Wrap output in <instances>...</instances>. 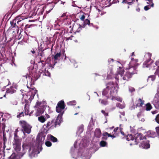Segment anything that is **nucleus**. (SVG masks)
<instances>
[{"mask_svg":"<svg viewBox=\"0 0 159 159\" xmlns=\"http://www.w3.org/2000/svg\"><path fill=\"white\" fill-rule=\"evenodd\" d=\"M18 131V130L17 129H16V130H15V133H16Z\"/></svg>","mask_w":159,"mask_h":159,"instance_id":"nucleus-61","label":"nucleus"},{"mask_svg":"<svg viewBox=\"0 0 159 159\" xmlns=\"http://www.w3.org/2000/svg\"><path fill=\"white\" fill-rule=\"evenodd\" d=\"M33 92H34V95L37 92V91L36 90H33Z\"/></svg>","mask_w":159,"mask_h":159,"instance_id":"nucleus-50","label":"nucleus"},{"mask_svg":"<svg viewBox=\"0 0 159 159\" xmlns=\"http://www.w3.org/2000/svg\"><path fill=\"white\" fill-rule=\"evenodd\" d=\"M64 16H66V13H64L62 16L61 17H64Z\"/></svg>","mask_w":159,"mask_h":159,"instance_id":"nucleus-51","label":"nucleus"},{"mask_svg":"<svg viewBox=\"0 0 159 159\" xmlns=\"http://www.w3.org/2000/svg\"><path fill=\"white\" fill-rule=\"evenodd\" d=\"M60 53H57V54L54 57V59L55 60H57L58 57H59L60 56Z\"/></svg>","mask_w":159,"mask_h":159,"instance_id":"nucleus-34","label":"nucleus"},{"mask_svg":"<svg viewBox=\"0 0 159 159\" xmlns=\"http://www.w3.org/2000/svg\"><path fill=\"white\" fill-rule=\"evenodd\" d=\"M100 146L102 147H105L107 146V143L105 141H101L100 143Z\"/></svg>","mask_w":159,"mask_h":159,"instance_id":"nucleus-22","label":"nucleus"},{"mask_svg":"<svg viewBox=\"0 0 159 159\" xmlns=\"http://www.w3.org/2000/svg\"><path fill=\"white\" fill-rule=\"evenodd\" d=\"M16 140H18V141H21V139H18V137L17 135V133H14V142L16 141Z\"/></svg>","mask_w":159,"mask_h":159,"instance_id":"nucleus-32","label":"nucleus"},{"mask_svg":"<svg viewBox=\"0 0 159 159\" xmlns=\"http://www.w3.org/2000/svg\"><path fill=\"white\" fill-rule=\"evenodd\" d=\"M137 104L136 106L138 107H142L144 103V102L139 98L137 101Z\"/></svg>","mask_w":159,"mask_h":159,"instance_id":"nucleus-19","label":"nucleus"},{"mask_svg":"<svg viewBox=\"0 0 159 159\" xmlns=\"http://www.w3.org/2000/svg\"><path fill=\"white\" fill-rule=\"evenodd\" d=\"M32 53L34 54L35 53V51H32Z\"/></svg>","mask_w":159,"mask_h":159,"instance_id":"nucleus-59","label":"nucleus"},{"mask_svg":"<svg viewBox=\"0 0 159 159\" xmlns=\"http://www.w3.org/2000/svg\"><path fill=\"white\" fill-rule=\"evenodd\" d=\"M155 79V76L154 75H152L148 77V81H153Z\"/></svg>","mask_w":159,"mask_h":159,"instance_id":"nucleus-24","label":"nucleus"},{"mask_svg":"<svg viewBox=\"0 0 159 159\" xmlns=\"http://www.w3.org/2000/svg\"><path fill=\"white\" fill-rule=\"evenodd\" d=\"M116 106L117 107L121 109H123L125 107V104L124 103H122V104L117 103L116 104Z\"/></svg>","mask_w":159,"mask_h":159,"instance_id":"nucleus-20","label":"nucleus"},{"mask_svg":"<svg viewBox=\"0 0 159 159\" xmlns=\"http://www.w3.org/2000/svg\"><path fill=\"white\" fill-rule=\"evenodd\" d=\"M121 115L123 116H125V112H122L121 113Z\"/></svg>","mask_w":159,"mask_h":159,"instance_id":"nucleus-55","label":"nucleus"},{"mask_svg":"<svg viewBox=\"0 0 159 159\" xmlns=\"http://www.w3.org/2000/svg\"><path fill=\"white\" fill-rule=\"evenodd\" d=\"M84 23L85 25L89 24L90 23V21L88 19H86L84 21Z\"/></svg>","mask_w":159,"mask_h":159,"instance_id":"nucleus-38","label":"nucleus"},{"mask_svg":"<svg viewBox=\"0 0 159 159\" xmlns=\"http://www.w3.org/2000/svg\"><path fill=\"white\" fill-rule=\"evenodd\" d=\"M134 137L131 134H129L128 135L126 138V139L128 141L130 140H134Z\"/></svg>","mask_w":159,"mask_h":159,"instance_id":"nucleus-25","label":"nucleus"},{"mask_svg":"<svg viewBox=\"0 0 159 159\" xmlns=\"http://www.w3.org/2000/svg\"><path fill=\"white\" fill-rule=\"evenodd\" d=\"M102 135L103 136L102 138L103 139H107V137H112V135H111L110 134L108 133L107 132H105L102 134Z\"/></svg>","mask_w":159,"mask_h":159,"instance_id":"nucleus-16","label":"nucleus"},{"mask_svg":"<svg viewBox=\"0 0 159 159\" xmlns=\"http://www.w3.org/2000/svg\"><path fill=\"white\" fill-rule=\"evenodd\" d=\"M24 77H25V78L27 79V81H31V77L28 75H27L25 76H24Z\"/></svg>","mask_w":159,"mask_h":159,"instance_id":"nucleus-36","label":"nucleus"},{"mask_svg":"<svg viewBox=\"0 0 159 159\" xmlns=\"http://www.w3.org/2000/svg\"><path fill=\"white\" fill-rule=\"evenodd\" d=\"M44 102H36L35 106V107L37 108L36 112L35 115L36 116H38L42 115L44 111V108L45 105L44 104Z\"/></svg>","mask_w":159,"mask_h":159,"instance_id":"nucleus-2","label":"nucleus"},{"mask_svg":"<svg viewBox=\"0 0 159 159\" xmlns=\"http://www.w3.org/2000/svg\"><path fill=\"white\" fill-rule=\"evenodd\" d=\"M24 116V113L23 112H22L21 113H20L19 115H17V117H19L21 116Z\"/></svg>","mask_w":159,"mask_h":159,"instance_id":"nucleus-41","label":"nucleus"},{"mask_svg":"<svg viewBox=\"0 0 159 159\" xmlns=\"http://www.w3.org/2000/svg\"><path fill=\"white\" fill-rule=\"evenodd\" d=\"M119 68L120 69H121V70L120 71L118 72V74H117V75L118 78H119L120 77H121L122 76H123L122 79L124 80H128L129 78L131 77L132 75H131L127 71L124 75H123V74L124 73V70L122 69L120 67Z\"/></svg>","mask_w":159,"mask_h":159,"instance_id":"nucleus-3","label":"nucleus"},{"mask_svg":"<svg viewBox=\"0 0 159 159\" xmlns=\"http://www.w3.org/2000/svg\"><path fill=\"white\" fill-rule=\"evenodd\" d=\"M137 59L131 58V61L128 65V66L136 68V67L139 65V64L137 63Z\"/></svg>","mask_w":159,"mask_h":159,"instance_id":"nucleus-13","label":"nucleus"},{"mask_svg":"<svg viewBox=\"0 0 159 159\" xmlns=\"http://www.w3.org/2000/svg\"><path fill=\"white\" fill-rule=\"evenodd\" d=\"M48 137L50 139L51 141L53 142H56L57 141V139L55 137L52 136L51 135H49L48 136Z\"/></svg>","mask_w":159,"mask_h":159,"instance_id":"nucleus-23","label":"nucleus"},{"mask_svg":"<svg viewBox=\"0 0 159 159\" xmlns=\"http://www.w3.org/2000/svg\"><path fill=\"white\" fill-rule=\"evenodd\" d=\"M85 18V16L83 14L81 15V16L80 17V19L82 20H84Z\"/></svg>","mask_w":159,"mask_h":159,"instance_id":"nucleus-42","label":"nucleus"},{"mask_svg":"<svg viewBox=\"0 0 159 159\" xmlns=\"http://www.w3.org/2000/svg\"><path fill=\"white\" fill-rule=\"evenodd\" d=\"M147 134L148 137H154L156 136V134L155 132L149 131L147 132Z\"/></svg>","mask_w":159,"mask_h":159,"instance_id":"nucleus-18","label":"nucleus"},{"mask_svg":"<svg viewBox=\"0 0 159 159\" xmlns=\"http://www.w3.org/2000/svg\"><path fill=\"white\" fill-rule=\"evenodd\" d=\"M153 104L154 105H156L159 103V91H157V93L155 94L154 98L152 102Z\"/></svg>","mask_w":159,"mask_h":159,"instance_id":"nucleus-12","label":"nucleus"},{"mask_svg":"<svg viewBox=\"0 0 159 159\" xmlns=\"http://www.w3.org/2000/svg\"><path fill=\"white\" fill-rule=\"evenodd\" d=\"M155 119L156 121L159 124V114L157 116Z\"/></svg>","mask_w":159,"mask_h":159,"instance_id":"nucleus-39","label":"nucleus"},{"mask_svg":"<svg viewBox=\"0 0 159 159\" xmlns=\"http://www.w3.org/2000/svg\"><path fill=\"white\" fill-rule=\"evenodd\" d=\"M83 125H81L80 127L79 128L77 132L80 134L83 132Z\"/></svg>","mask_w":159,"mask_h":159,"instance_id":"nucleus-29","label":"nucleus"},{"mask_svg":"<svg viewBox=\"0 0 159 159\" xmlns=\"http://www.w3.org/2000/svg\"><path fill=\"white\" fill-rule=\"evenodd\" d=\"M61 115H59L58 116L56 119V122L57 123H58V124H59L61 122Z\"/></svg>","mask_w":159,"mask_h":159,"instance_id":"nucleus-28","label":"nucleus"},{"mask_svg":"<svg viewBox=\"0 0 159 159\" xmlns=\"http://www.w3.org/2000/svg\"><path fill=\"white\" fill-rule=\"evenodd\" d=\"M118 127H117V128H115V129H114V132H116V131H117V130H118Z\"/></svg>","mask_w":159,"mask_h":159,"instance_id":"nucleus-54","label":"nucleus"},{"mask_svg":"<svg viewBox=\"0 0 159 159\" xmlns=\"http://www.w3.org/2000/svg\"><path fill=\"white\" fill-rule=\"evenodd\" d=\"M152 114H153L155 113V111H152Z\"/></svg>","mask_w":159,"mask_h":159,"instance_id":"nucleus-62","label":"nucleus"},{"mask_svg":"<svg viewBox=\"0 0 159 159\" xmlns=\"http://www.w3.org/2000/svg\"><path fill=\"white\" fill-rule=\"evenodd\" d=\"M40 151H39V148L37 146H35L34 147H33L32 151V153L30 155L31 158H32L33 157H35L37 156V154L39 153L40 152L42 149V148L41 147H39Z\"/></svg>","mask_w":159,"mask_h":159,"instance_id":"nucleus-7","label":"nucleus"},{"mask_svg":"<svg viewBox=\"0 0 159 159\" xmlns=\"http://www.w3.org/2000/svg\"><path fill=\"white\" fill-rule=\"evenodd\" d=\"M21 141H18L16 140L13 144V148L14 150L17 152L20 151L21 149Z\"/></svg>","mask_w":159,"mask_h":159,"instance_id":"nucleus-8","label":"nucleus"},{"mask_svg":"<svg viewBox=\"0 0 159 159\" xmlns=\"http://www.w3.org/2000/svg\"><path fill=\"white\" fill-rule=\"evenodd\" d=\"M72 39L71 38V37H69V38H66V40H71Z\"/></svg>","mask_w":159,"mask_h":159,"instance_id":"nucleus-53","label":"nucleus"},{"mask_svg":"<svg viewBox=\"0 0 159 159\" xmlns=\"http://www.w3.org/2000/svg\"><path fill=\"white\" fill-rule=\"evenodd\" d=\"M46 75H48V76H49L50 75V74L49 73H47V74H46Z\"/></svg>","mask_w":159,"mask_h":159,"instance_id":"nucleus-56","label":"nucleus"},{"mask_svg":"<svg viewBox=\"0 0 159 159\" xmlns=\"http://www.w3.org/2000/svg\"><path fill=\"white\" fill-rule=\"evenodd\" d=\"M17 101L16 98H12L10 101V103L13 105H16L17 104Z\"/></svg>","mask_w":159,"mask_h":159,"instance_id":"nucleus-21","label":"nucleus"},{"mask_svg":"<svg viewBox=\"0 0 159 159\" xmlns=\"http://www.w3.org/2000/svg\"><path fill=\"white\" fill-rule=\"evenodd\" d=\"M147 3L150 5L151 6L153 7L154 6V4L152 2V0H147Z\"/></svg>","mask_w":159,"mask_h":159,"instance_id":"nucleus-30","label":"nucleus"},{"mask_svg":"<svg viewBox=\"0 0 159 159\" xmlns=\"http://www.w3.org/2000/svg\"><path fill=\"white\" fill-rule=\"evenodd\" d=\"M129 91L131 92H134L135 91L134 89L132 87H129Z\"/></svg>","mask_w":159,"mask_h":159,"instance_id":"nucleus-45","label":"nucleus"},{"mask_svg":"<svg viewBox=\"0 0 159 159\" xmlns=\"http://www.w3.org/2000/svg\"><path fill=\"white\" fill-rule=\"evenodd\" d=\"M139 147L143 148L146 149L150 148V144L148 141H144L143 143L139 145Z\"/></svg>","mask_w":159,"mask_h":159,"instance_id":"nucleus-11","label":"nucleus"},{"mask_svg":"<svg viewBox=\"0 0 159 159\" xmlns=\"http://www.w3.org/2000/svg\"><path fill=\"white\" fill-rule=\"evenodd\" d=\"M149 6H146L144 7V9L145 11H147L150 9V8L149 7Z\"/></svg>","mask_w":159,"mask_h":159,"instance_id":"nucleus-43","label":"nucleus"},{"mask_svg":"<svg viewBox=\"0 0 159 159\" xmlns=\"http://www.w3.org/2000/svg\"><path fill=\"white\" fill-rule=\"evenodd\" d=\"M113 75L112 73H111V74L110 75V76L109 75H107V78L108 79H111V78H112V77Z\"/></svg>","mask_w":159,"mask_h":159,"instance_id":"nucleus-46","label":"nucleus"},{"mask_svg":"<svg viewBox=\"0 0 159 159\" xmlns=\"http://www.w3.org/2000/svg\"><path fill=\"white\" fill-rule=\"evenodd\" d=\"M118 89L117 85L116 84H114L112 82H109L107 84L106 88L103 91L102 95H106L108 93V91H110V94L112 96V100H116L117 101L121 102L122 99L116 96Z\"/></svg>","mask_w":159,"mask_h":159,"instance_id":"nucleus-1","label":"nucleus"},{"mask_svg":"<svg viewBox=\"0 0 159 159\" xmlns=\"http://www.w3.org/2000/svg\"><path fill=\"white\" fill-rule=\"evenodd\" d=\"M46 117H47V118H49V117H50V116H49V115H48V114H46Z\"/></svg>","mask_w":159,"mask_h":159,"instance_id":"nucleus-52","label":"nucleus"},{"mask_svg":"<svg viewBox=\"0 0 159 159\" xmlns=\"http://www.w3.org/2000/svg\"><path fill=\"white\" fill-rule=\"evenodd\" d=\"M45 139V136L42 133H40L37 136V140L39 144L41 145L43 143Z\"/></svg>","mask_w":159,"mask_h":159,"instance_id":"nucleus-9","label":"nucleus"},{"mask_svg":"<svg viewBox=\"0 0 159 159\" xmlns=\"http://www.w3.org/2000/svg\"><path fill=\"white\" fill-rule=\"evenodd\" d=\"M145 137L144 136H143L141 134H139L137 135V138L135 139V142H137L139 140H141L143 139H145Z\"/></svg>","mask_w":159,"mask_h":159,"instance_id":"nucleus-15","label":"nucleus"},{"mask_svg":"<svg viewBox=\"0 0 159 159\" xmlns=\"http://www.w3.org/2000/svg\"><path fill=\"white\" fill-rule=\"evenodd\" d=\"M23 19H24V18H22V17L20 16H18L16 18V20H17V23H18L19 22H20Z\"/></svg>","mask_w":159,"mask_h":159,"instance_id":"nucleus-31","label":"nucleus"},{"mask_svg":"<svg viewBox=\"0 0 159 159\" xmlns=\"http://www.w3.org/2000/svg\"><path fill=\"white\" fill-rule=\"evenodd\" d=\"M144 120H144V119H143H143H141V120L142 121V122H143V121H144Z\"/></svg>","mask_w":159,"mask_h":159,"instance_id":"nucleus-57","label":"nucleus"},{"mask_svg":"<svg viewBox=\"0 0 159 159\" xmlns=\"http://www.w3.org/2000/svg\"><path fill=\"white\" fill-rule=\"evenodd\" d=\"M23 148L24 149H25V145H24V144H23Z\"/></svg>","mask_w":159,"mask_h":159,"instance_id":"nucleus-63","label":"nucleus"},{"mask_svg":"<svg viewBox=\"0 0 159 159\" xmlns=\"http://www.w3.org/2000/svg\"><path fill=\"white\" fill-rule=\"evenodd\" d=\"M128 68L126 67V69L128 70L127 71L130 74L132 75L134 74L137 73L136 68L134 67H132L129 66H128Z\"/></svg>","mask_w":159,"mask_h":159,"instance_id":"nucleus-10","label":"nucleus"},{"mask_svg":"<svg viewBox=\"0 0 159 159\" xmlns=\"http://www.w3.org/2000/svg\"><path fill=\"white\" fill-rule=\"evenodd\" d=\"M25 113L26 115H28L29 114V108L26 105H25Z\"/></svg>","mask_w":159,"mask_h":159,"instance_id":"nucleus-27","label":"nucleus"},{"mask_svg":"<svg viewBox=\"0 0 159 159\" xmlns=\"http://www.w3.org/2000/svg\"><path fill=\"white\" fill-rule=\"evenodd\" d=\"M45 144L48 147H50L52 145L51 143L49 141H47L46 142Z\"/></svg>","mask_w":159,"mask_h":159,"instance_id":"nucleus-37","label":"nucleus"},{"mask_svg":"<svg viewBox=\"0 0 159 159\" xmlns=\"http://www.w3.org/2000/svg\"><path fill=\"white\" fill-rule=\"evenodd\" d=\"M136 10L137 11H139L140 10H139V8H138V9H136Z\"/></svg>","mask_w":159,"mask_h":159,"instance_id":"nucleus-60","label":"nucleus"},{"mask_svg":"<svg viewBox=\"0 0 159 159\" xmlns=\"http://www.w3.org/2000/svg\"><path fill=\"white\" fill-rule=\"evenodd\" d=\"M151 54L149 53H146L144 56V58L147 59V61H145L143 65V67H148L150 66V64H148V63L149 62V61L151 59Z\"/></svg>","mask_w":159,"mask_h":159,"instance_id":"nucleus-5","label":"nucleus"},{"mask_svg":"<svg viewBox=\"0 0 159 159\" xmlns=\"http://www.w3.org/2000/svg\"><path fill=\"white\" fill-rule=\"evenodd\" d=\"M20 123L22 127L24 133L30 134L31 132V126L24 121H20Z\"/></svg>","mask_w":159,"mask_h":159,"instance_id":"nucleus-4","label":"nucleus"},{"mask_svg":"<svg viewBox=\"0 0 159 159\" xmlns=\"http://www.w3.org/2000/svg\"><path fill=\"white\" fill-rule=\"evenodd\" d=\"M38 120L42 123L45 122L46 120V118L43 116H41L38 117Z\"/></svg>","mask_w":159,"mask_h":159,"instance_id":"nucleus-17","label":"nucleus"},{"mask_svg":"<svg viewBox=\"0 0 159 159\" xmlns=\"http://www.w3.org/2000/svg\"><path fill=\"white\" fill-rule=\"evenodd\" d=\"M51 125V123L50 122H48L47 124V127H48Z\"/></svg>","mask_w":159,"mask_h":159,"instance_id":"nucleus-48","label":"nucleus"},{"mask_svg":"<svg viewBox=\"0 0 159 159\" xmlns=\"http://www.w3.org/2000/svg\"><path fill=\"white\" fill-rule=\"evenodd\" d=\"M77 25L78 27V29H77L76 31L78 32L81 30L82 27L80 25L77 24Z\"/></svg>","mask_w":159,"mask_h":159,"instance_id":"nucleus-35","label":"nucleus"},{"mask_svg":"<svg viewBox=\"0 0 159 159\" xmlns=\"http://www.w3.org/2000/svg\"><path fill=\"white\" fill-rule=\"evenodd\" d=\"M101 135V130L99 129H96L94 133L95 136L97 138H100Z\"/></svg>","mask_w":159,"mask_h":159,"instance_id":"nucleus-14","label":"nucleus"},{"mask_svg":"<svg viewBox=\"0 0 159 159\" xmlns=\"http://www.w3.org/2000/svg\"><path fill=\"white\" fill-rule=\"evenodd\" d=\"M156 130L158 134H159V126L156 127Z\"/></svg>","mask_w":159,"mask_h":159,"instance_id":"nucleus-47","label":"nucleus"},{"mask_svg":"<svg viewBox=\"0 0 159 159\" xmlns=\"http://www.w3.org/2000/svg\"><path fill=\"white\" fill-rule=\"evenodd\" d=\"M7 91V92H8V93H12V92H10L9 90H8Z\"/></svg>","mask_w":159,"mask_h":159,"instance_id":"nucleus-64","label":"nucleus"},{"mask_svg":"<svg viewBox=\"0 0 159 159\" xmlns=\"http://www.w3.org/2000/svg\"><path fill=\"white\" fill-rule=\"evenodd\" d=\"M146 110L147 111H150L152 108V107L149 103H147L146 105Z\"/></svg>","mask_w":159,"mask_h":159,"instance_id":"nucleus-26","label":"nucleus"},{"mask_svg":"<svg viewBox=\"0 0 159 159\" xmlns=\"http://www.w3.org/2000/svg\"><path fill=\"white\" fill-rule=\"evenodd\" d=\"M159 72V66L158 67V68L155 72V74H157Z\"/></svg>","mask_w":159,"mask_h":159,"instance_id":"nucleus-49","label":"nucleus"},{"mask_svg":"<svg viewBox=\"0 0 159 159\" xmlns=\"http://www.w3.org/2000/svg\"><path fill=\"white\" fill-rule=\"evenodd\" d=\"M104 114V115L106 116L108 115V113L107 112H105V111L103 110H102L101 111Z\"/></svg>","mask_w":159,"mask_h":159,"instance_id":"nucleus-44","label":"nucleus"},{"mask_svg":"<svg viewBox=\"0 0 159 159\" xmlns=\"http://www.w3.org/2000/svg\"><path fill=\"white\" fill-rule=\"evenodd\" d=\"M158 63L159 62L157 61L155 63L156 65H158Z\"/></svg>","mask_w":159,"mask_h":159,"instance_id":"nucleus-58","label":"nucleus"},{"mask_svg":"<svg viewBox=\"0 0 159 159\" xmlns=\"http://www.w3.org/2000/svg\"><path fill=\"white\" fill-rule=\"evenodd\" d=\"M101 103L102 105H106L107 103V101L102 100L101 101Z\"/></svg>","mask_w":159,"mask_h":159,"instance_id":"nucleus-40","label":"nucleus"},{"mask_svg":"<svg viewBox=\"0 0 159 159\" xmlns=\"http://www.w3.org/2000/svg\"><path fill=\"white\" fill-rule=\"evenodd\" d=\"M64 103L63 101L59 102L56 107V110L57 112L59 113L61 112L64 108Z\"/></svg>","mask_w":159,"mask_h":159,"instance_id":"nucleus-6","label":"nucleus"},{"mask_svg":"<svg viewBox=\"0 0 159 159\" xmlns=\"http://www.w3.org/2000/svg\"><path fill=\"white\" fill-rule=\"evenodd\" d=\"M76 104V102L75 101H73L67 103V104L69 105H74Z\"/></svg>","mask_w":159,"mask_h":159,"instance_id":"nucleus-33","label":"nucleus"}]
</instances>
